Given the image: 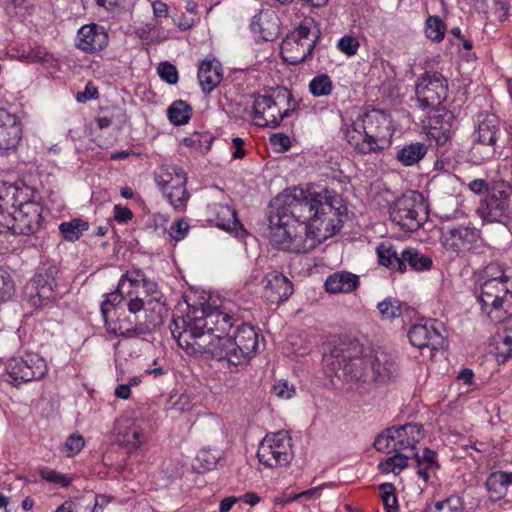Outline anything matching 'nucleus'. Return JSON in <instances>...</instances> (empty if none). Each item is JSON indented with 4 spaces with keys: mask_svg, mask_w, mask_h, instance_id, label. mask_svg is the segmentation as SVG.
<instances>
[{
    "mask_svg": "<svg viewBox=\"0 0 512 512\" xmlns=\"http://www.w3.org/2000/svg\"><path fill=\"white\" fill-rule=\"evenodd\" d=\"M271 207L298 224L300 232L318 244L340 231L346 212L339 195L326 188L316 191L313 186L287 188L271 201Z\"/></svg>",
    "mask_w": 512,
    "mask_h": 512,
    "instance_id": "1",
    "label": "nucleus"
},
{
    "mask_svg": "<svg viewBox=\"0 0 512 512\" xmlns=\"http://www.w3.org/2000/svg\"><path fill=\"white\" fill-rule=\"evenodd\" d=\"M239 316L226 306L195 309L185 317L174 318L170 330L178 345L188 354H208V347L199 348L197 343L203 340L209 346H218L220 338L230 334L240 322Z\"/></svg>",
    "mask_w": 512,
    "mask_h": 512,
    "instance_id": "2",
    "label": "nucleus"
},
{
    "mask_svg": "<svg viewBox=\"0 0 512 512\" xmlns=\"http://www.w3.org/2000/svg\"><path fill=\"white\" fill-rule=\"evenodd\" d=\"M219 346H209L203 340L197 343L199 348L208 347L209 355L217 360H226L232 365L245 363L258 346V333L241 320L234 328L233 334H227L217 342Z\"/></svg>",
    "mask_w": 512,
    "mask_h": 512,
    "instance_id": "3",
    "label": "nucleus"
},
{
    "mask_svg": "<svg viewBox=\"0 0 512 512\" xmlns=\"http://www.w3.org/2000/svg\"><path fill=\"white\" fill-rule=\"evenodd\" d=\"M364 134L361 142L354 147L361 154L378 153L391 145L393 136L390 115L382 110L373 109L360 115L354 123V131Z\"/></svg>",
    "mask_w": 512,
    "mask_h": 512,
    "instance_id": "4",
    "label": "nucleus"
},
{
    "mask_svg": "<svg viewBox=\"0 0 512 512\" xmlns=\"http://www.w3.org/2000/svg\"><path fill=\"white\" fill-rule=\"evenodd\" d=\"M128 311L134 315L135 324L120 331V335L132 338L146 334L163 323L167 314L165 298L162 293L143 298L137 295L127 302Z\"/></svg>",
    "mask_w": 512,
    "mask_h": 512,
    "instance_id": "5",
    "label": "nucleus"
},
{
    "mask_svg": "<svg viewBox=\"0 0 512 512\" xmlns=\"http://www.w3.org/2000/svg\"><path fill=\"white\" fill-rule=\"evenodd\" d=\"M270 243L284 251L293 253H307L315 249L319 244L309 235L300 232L298 224L278 209H273L269 217Z\"/></svg>",
    "mask_w": 512,
    "mask_h": 512,
    "instance_id": "6",
    "label": "nucleus"
},
{
    "mask_svg": "<svg viewBox=\"0 0 512 512\" xmlns=\"http://www.w3.org/2000/svg\"><path fill=\"white\" fill-rule=\"evenodd\" d=\"M322 361L324 372L329 377H337L347 382L363 377L364 360L352 355L346 344H327L323 348Z\"/></svg>",
    "mask_w": 512,
    "mask_h": 512,
    "instance_id": "7",
    "label": "nucleus"
},
{
    "mask_svg": "<svg viewBox=\"0 0 512 512\" xmlns=\"http://www.w3.org/2000/svg\"><path fill=\"white\" fill-rule=\"evenodd\" d=\"M477 213L483 221L506 223L512 219V185L503 180L493 181Z\"/></svg>",
    "mask_w": 512,
    "mask_h": 512,
    "instance_id": "8",
    "label": "nucleus"
},
{
    "mask_svg": "<svg viewBox=\"0 0 512 512\" xmlns=\"http://www.w3.org/2000/svg\"><path fill=\"white\" fill-rule=\"evenodd\" d=\"M286 101L288 105L293 101L292 94L287 91H279L276 97L270 95H255L253 102L252 116L255 124L260 127H269L275 129L279 127L284 118H288L294 111L293 107H288L281 111L280 105Z\"/></svg>",
    "mask_w": 512,
    "mask_h": 512,
    "instance_id": "9",
    "label": "nucleus"
},
{
    "mask_svg": "<svg viewBox=\"0 0 512 512\" xmlns=\"http://www.w3.org/2000/svg\"><path fill=\"white\" fill-rule=\"evenodd\" d=\"M507 282H482L479 301L491 321L505 322L512 317V292L506 287Z\"/></svg>",
    "mask_w": 512,
    "mask_h": 512,
    "instance_id": "10",
    "label": "nucleus"
},
{
    "mask_svg": "<svg viewBox=\"0 0 512 512\" xmlns=\"http://www.w3.org/2000/svg\"><path fill=\"white\" fill-rule=\"evenodd\" d=\"M257 457L268 468L287 466L293 458L291 437L285 431L267 434L258 447Z\"/></svg>",
    "mask_w": 512,
    "mask_h": 512,
    "instance_id": "11",
    "label": "nucleus"
},
{
    "mask_svg": "<svg viewBox=\"0 0 512 512\" xmlns=\"http://www.w3.org/2000/svg\"><path fill=\"white\" fill-rule=\"evenodd\" d=\"M498 134H500L498 117L494 114H480L477 119L475 141L471 150L477 162L488 161L495 156Z\"/></svg>",
    "mask_w": 512,
    "mask_h": 512,
    "instance_id": "12",
    "label": "nucleus"
},
{
    "mask_svg": "<svg viewBox=\"0 0 512 512\" xmlns=\"http://www.w3.org/2000/svg\"><path fill=\"white\" fill-rule=\"evenodd\" d=\"M415 94L421 109H437L447 99L448 81L439 72H425L416 82Z\"/></svg>",
    "mask_w": 512,
    "mask_h": 512,
    "instance_id": "13",
    "label": "nucleus"
},
{
    "mask_svg": "<svg viewBox=\"0 0 512 512\" xmlns=\"http://www.w3.org/2000/svg\"><path fill=\"white\" fill-rule=\"evenodd\" d=\"M56 269L50 267L37 273L25 286L24 294L30 306L42 309L51 306L57 300Z\"/></svg>",
    "mask_w": 512,
    "mask_h": 512,
    "instance_id": "14",
    "label": "nucleus"
},
{
    "mask_svg": "<svg viewBox=\"0 0 512 512\" xmlns=\"http://www.w3.org/2000/svg\"><path fill=\"white\" fill-rule=\"evenodd\" d=\"M9 382L15 387L23 383L39 380L47 373L45 360L37 354L28 353L23 357H13L6 365Z\"/></svg>",
    "mask_w": 512,
    "mask_h": 512,
    "instance_id": "15",
    "label": "nucleus"
},
{
    "mask_svg": "<svg viewBox=\"0 0 512 512\" xmlns=\"http://www.w3.org/2000/svg\"><path fill=\"white\" fill-rule=\"evenodd\" d=\"M419 196L415 192L404 194L389 207L390 219L404 231L414 232L422 226L423 218L419 215L422 204L418 201Z\"/></svg>",
    "mask_w": 512,
    "mask_h": 512,
    "instance_id": "16",
    "label": "nucleus"
},
{
    "mask_svg": "<svg viewBox=\"0 0 512 512\" xmlns=\"http://www.w3.org/2000/svg\"><path fill=\"white\" fill-rule=\"evenodd\" d=\"M15 235H29L36 233L43 221L42 207L34 201L17 202L14 208Z\"/></svg>",
    "mask_w": 512,
    "mask_h": 512,
    "instance_id": "17",
    "label": "nucleus"
},
{
    "mask_svg": "<svg viewBox=\"0 0 512 512\" xmlns=\"http://www.w3.org/2000/svg\"><path fill=\"white\" fill-rule=\"evenodd\" d=\"M478 239L477 230L466 226L447 227L442 230L441 234L443 247L457 254L470 251Z\"/></svg>",
    "mask_w": 512,
    "mask_h": 512,
    "instance_id": "18",
    "label": "nucleus"
},
{
    "mask_svg": "<svg viewBox=\"0 0 512 512\" xmlns=\"http://www.w3.org/2000/svg\"><path fill=\"white\" fill-rule=\"evenodd\" d=\"M435 110V114L429 118L427 136L434 140L437 146H444L451 138L454 116L448 110Z\"/></svg>",
    "mask_w": 512,
    "mask_h": 512,
    "instance_id": "19",
    "label": "nucleus"
},
{
    "mask_svg": "<svg viewBox=\"0 0 512 512\" xmlns=\"http://www.w3.org/2000/svg\"><path fill=\"white\" fill-rule=\"evenodd\" d=\"M22 135V127L18 117L0 108V150L14 149Z\"/></svg>",
    "mask_w": 512,
    "mask_h": 512,
    "instance_id": "20",
    "label": "nucleus"
},
{
    "mask_svg": "<svg viewBox=\"0 0 512 512\" xmlns=\"http://www.w3.org/2000/svg\"><path fill=\"white\" fill-rule=\"evenodd\" d=\"M377 309L381 320L391 322L400 319L403 326L411 323L417 315V311L413 307L394 297H387L379 302Z\"/></svg>",
    "mask_w": 512,
    "mask_h": 512,
    "instance_id": "21",
    "label": "nucleus"
},
{
    "mask_svg": "<svg viewBox=\"0 0 512 512\" xmlns=\"http://www.w3.org/2000/svg\"><path fill=\"white\" fill-rule=\"evenodd\" d=\"M265 296L271 303L279 304L287 300L293 293L291 281L282 273L272 271L262 280Z\"/></svg>",
    "mask_w": 512,
    "mask_h": 512,
    "instance_id": "22",
    "label": "nucleus"
},
{
    "mask_svg": "<svg viewBox=\"0 0 512 512\" xmlns=\"http://www.w3.org/2000/svg\"><path fill=\"white\" fill-rule=\"evenodd\" d=\"M18 188L6 183H0V228L7 229L14 234V208L18 202Z\"/></svg>",
    "mask_w": 512,
    "mask_h": 512,
    "instance_id": "23",
    "label": "nucleus"
},
{
    "mask_svg": "<svg viewBox=\"0 0 512 512\" xmlns=\"http://www.w3.org/2000/svg\"><path fill=\"white\" fill-rule=\"evenodd\" d=\"M108 45V34L97 24L81 27L77 34V47L87 53H95Z\"/></svg>",
    "mask_w": 512,
    "mask_h": 512,
    "instance_id": "24",
    "label": "nucleus"
},
{
    "mask_svg": "<svg viewBox=\"0 0 512 512\" xmlns=\"http://www.w3.org/2000/svg\"><path fill=\"white\" fill-rule=\"evenodd\" d=\"M410 343L419 349L431 348L436 350L442 343V336L434 325L413 324L408 331Z\"/></svg>",
    "mask_w": 512,
    "mask_h": 512,
    "instance_id": "25",
    "label": "nucleus"
},
{
    "mask_svg": "<svg viewBox=\"0 0 512 512\" xmlns=\"http://www.w3.org/2000/svg\"><path fill=\"white\" fill-rule=\"evenodd\" d=\"M251 30L265 41H273L279 34V18L273 11H261L253 17Z\"/></svg>",
    "mask_w": 512,
    "mask_h": 512,
    "instance_id": "26",
    "label": "nucleus"
},
{
    "mask_svg": "<svg viewBox=\"0 0 512 512\" xmlns=\"http://www.w3.org/2000/svg\"><path fill=\"white\" fill-rule=\"evenodd\" d=\"M359 277L348 271L331 274L325 281V289L330 294L351 293L358 288Z\"/></svg>",
    "mask_w": 512,
    "mask_h": 512,
    "instance_id": "27",
    "label": "nucleus"
},
{
    "mask_svg": "<svg viewBox=\"0 0 512 512\" xmlns=\"http://www.w3.org/2000/svg\"><path fill=\"white\" fill-rule=\"evenodd\" d=\"M155 181L164 192L186 186L187 178L182 168L165 166L156 174Z\"/></svg>",
    "mask_w": 512,
    "mask_h": 512,
    "instance_id": "28",
    "label": "nucleus"
},
{
    "mask_svg": "<svg viewBox=\"0 0 512 512\" xmlns=\"http://www.w3.org/2000/svg\"><path fill=\"white\" fill-rule=\"evenodd\" d=\"M124 298L120 295V293L116 290L107 295V298L101 304V313L105 322V326L108 332L114 333L116 335H120L121 330H125L123 324H117L115 322V316L117 314L116 306L122 301Z\"/></svg>",
    "mask_w": 512,
    "mask_h": 512,
    "instance_id": "29",
    "label": "nucleus"
},
{
    "mask_svg": "<svg viewBox=\"0 0 512 512\" xmlns=\"http://www.w3.org/2000/svg\"><path fill=\"white\" fill-rule=\"evenodd\" d=\"M222 69L217 61H202L198 68V80L204 92H211L222 80Z\"/></svg>",
    "mask_w": 512,
    "mask_h": 512,
    "instance_id": "30",
    "label": "nucleus"
},
{
    "mask_svg": "<svg viewBox=\"0 0 512 512\" xmlns=\"http://www.w3.org/2000/svg\"><path fill=\"white\" fill-rule=\"evenodd\" d=\"M376 253L381 265L400 273H404L406 271V266L402 262L401 252L398 253L391 242H381L376 248Z\"/></svg>",
    "mask_w": 512,
    "mask_h": 512,
    "instance_id": "31",
    "label": "nucleus"
},
{
    "mask_svg": "<svg viewBox=\"0 0 512 512\" xmlns=\"http://www.w3.org/2000/svg\"><path fill=\"white\" fill-rule=\"evenodd\" d=\"M314 49V43L302 41H287L282 48V58L291 65H297L306 60Z\"/></svg>",
    "mask_w": 512,
    "mask_h": 512,
    "instance_id": "32",
    "label": "nucleus"
},
{
    "mask_svg": "<svg viewBox=\"0 0 512 512\" xmlns=\"http://www.w3.org/2000/svg\"><path fill=\"white\" fill-rule=\"evenodd\" d=\"M374 380L386 381L390 379L397 371L395 361L385 352L376 353L370 361Z\"/></svg>",
    "mask_w": 512,
    "mask_h": 512,
    "instance_id": "33",
    "label": "nucleus"
},
{
    "mask_svg": "<svg viewBox=\"0 0 512 512\" xmlns=\"http://www.w3.org/2000/svg\"><path fill=\"white\" fill-rule=\"evenodd\" d=\"M209 209L210 213L215 216L216 225L219 228L232 230L238 225L236 211L229 205L214 203Z\"/></svg>",
    "mask_w": 512,
    "mask_h": 512,
    "instance_id": "34",
    "label": "nucleus"
},
{
    "mask_svg": "<svg viewBox=\"0 0 512 512\" xmlns=\"http://www.w3.org/2000/svg\"><path fill=\"white\" fill-rule=\"evenodd\" d=\"M427 154V146L420 142L410 143L398 150L395 158L404 166L418 163Z\"/></svg>",
    "mask_w": 512,
    "mask_h": 512,
    "instance_id": "35",
    "label": "nucleus"
},
{
    "mask_svg": "<svg viewBox=\"0 0 512 512\" xmlns=\"http://www.w3.org/2000/svg\"><path fill=\"white\" fill-rule=\"evenodd\" d=\"M402 262L408 264L415 271H426L432 267V259L420 253L417 249L409 247L401 251Z\"/></svg>",
    "mask_w": 512,
    "mask_h": 512,
    "instance_id": "36",
    "label": "nucleus"
},
{
    "mask_svg": "<svg viewBox=\"0 0 512 512\" xmlns=\"http://www.w3.org/2000/svg\"><path fill=\"white\" fill-rule=\"evenodd\" d=\"M170 122L176 126L188 123L192 116L191 106L183 100L174 101L167 110Z\"/></svg>",
    "mask_w": 512,
    "mask_h": 512,
    "instance_id": "37",
    "label": "nucleus"
},
{
    "mask_svg": "<svg viewBox=\"0 0 512 512\" xmlns=\"http://www.w3.org/2000/svg\"><path fill=\"white\" fill-rule=\"evenodd\" d=\"M426 506L427 512H464L465 510L464 500L455 494Z\"/></svg>",
    "mask_w": 512,
    "mask_h": 512,
    "instance_id": "38",
    "label": "nucleus"
},
{
    "mask_svg": "<svg viewBox=\"0 0 512 512\" xmlns=\"http://www.w3.org/2000/svg\"><path fill=\"white\" fill-rule=\"evenodd\" d=\"M89 224L82 219L76 218L69 222H63L59 226V230L63 238L67 241H77L84 231L88 230Z\"/></svg>",
    "mask_w": 512,
    "mask_h": 512,
    "instance_id": "39",
    "label": "nucleus"
},
{
    "mask_svg": "<svg viewBox=\"0 0 512 512\" xmlns=\"http://www.w3.org/2000/svg\"><path fill=\"white\" fill-rule=\"evenodd\" d=\"M332 88V81L327 74L317 75L309 83V91L315 97L329 95Z\"/></svg>",
    "mask_w": 512,
    "mask_h": 512,
    "instance_id": "40",
    "label": "nucleus"
},
{
    "mask_svg": "<svg viewBox=\"0 0 512 512\" xmlns=\"http://www.w3.org/2000/svg\"><path fill=\"white\" fill-rule=\"evenodd\" d=\"M399 430L403 431L404 435H407L411 451L416 449V445L425 437V431L423 425L417 423H406L399 426Z\"/></svg>",
    "mask_w": 512,
    "mask_h": 512,
    "instance_id": "41",
    "label": "nucleus"
},
{
    "mask_svg": "<svg viewBox=\"0 0 512 512\" xmlns=\"http://www.w3.org/2000/svg\"><path fill=\"white\" fill-rule=\"evenodd\" d=\"M446 26L439 16H430L426 20V36L435 42H440L444 38Z\"/></svg>",
    "mask_w": 512,
    "mask_h": 512,
    "instance_id": "42",
    "label": "nucleus"
},
{
    "mask_svg": "<svg viewBox=\"0 0 512 512\" xmlns=\"http://www.w3.org/2000/svg\"><path fill=\"white\" fill-rule=\"evenodd\" d=\"M408 456L398 453L379 463V469L383 473L399 474L407 466Z\"/></svg>",
    "mask_w": 512,
    "mask_h": 512,
    "instance_id": "43",
    "label": "nucleus"
},
{
    "mask_svg": "<svg viewBox=\"0 0 512 512\" xmlns=\"http://www.w3.org/2000/svg\"><path fill=\"white\" fill-rule=\"evenodd\" d=\"M503 476L498 475L497 472L490 474L487 478L485 486L490 493V499L496 502L502 499L506 494V487L503 485L500 478Z\"/></svg>",
    "mask_w": 512,
    "mask_h": 512,
    "instance_id": "44",
    "label": "nucleus"
},
{
    "mask_svg": "<svg viewBox=\"0 0 512 512\" xmlns=\"http://www.w3.org/2000/svg\"><path fill=\"white\" fill-rule=\"evenodd\" d=\"M379 493L386 512H397L398 500L394 492V486L391 483H383L379 486Z\"/></svg>",
    "mask_w": 512,
    "mask_h": 512,
    "instance_id": "45",
    "label": "nucleus"
},
{
    "mask_svg": "<svg viewBox=\"0 0 512 512\" xmlns=\"http://www.w3.org/2000/svg\"><path fill=\"white\" fill-rule=\"evenodd\" d=\"M164 194L174 209L178 211L185 210L187 202L190 198L186 186L178 189H172L170 191L164 192Z\"/></svg>",
    "mask_w": 512,
    "mask_h": 512,
    "instance_id": "46",
    "label": "nucleus"
},
{
    "mask_svg": "<svg viewBox=\"0 0 512 512\" xmlns=\"http://www.w3.org/2000/svg\"><path fill=\"white\" fill-rule=\"evenodd\" d=\"M85 446V440L79 433L71 434L61 447V452L67 457H73L81 452Z\"/></svg>",
    "mask_w": 512,
    "mask_h": 512,
    "instance_id": "47",
    "label": "nucleus"
},
{
    "mask_svg": "<svg viewBox=\"0 0 512 512\" xmlns=\"http://www.w3.org/2000/svg\"><path fill=\"white\" fill-rule=\"evenodd\" d=\"M500 340L496 345V356L499 362H505L512 357V336L506 333H498Z\"/></svg>",
    "mask_w": 512,
    "mask_h": 512,
    "instance_id": "48",
    "label": "nucleus"
},
{
    "mask_svg": "<svg viewBox=\"0 0 512 512\" xmlns=\"http://www.w3.org/2000/svg\"><path fill=\"white\" fill-rule=\"evenodd\" d=\"M483 282H507L508 278L504 274L503 267L498 263L488 264L482 271Z\"/></svg>",
    "mask_w": 512,
    "mask_h": 512,
    "instance_id": "49",
    "label": "nucleus"
},
{
    "mask_svg": "<svg viewBox=\"0 0 512 512\" xmlns=\"http://www.w3.org/2000/svg\"><path fill=\"white\" fill-rule=\"evenodd\" d=\"M434 167L436 170L449 171L454 167L453 152L450 151L446 145L438 146L437 159Z\"/></svg>",
    "mask_w": 512,
    "mask_h": 512,
    "instance_id": "50",
    "label": "nucleus"
},
{
    "mask_svg": "<svg viewBox=\"0 0 512 512\" xmlns=\"http://www.w3.org/2000/svg\"><path fill=\"white\" fill-rule=\"evenodd\" d=\"M14 291L15 286L10 274L0 267V302L9 300Z\"/></svg>",
    "mask_w": 512,
    "mask_h": 512,
    "instance_id": "51",
    "label": "nucleus"
},
{
    "mask_svg": "<svg viewBox=\"0 0 512 512\" xmlns=\"http://www.w3.org/2000/svg\"><path fill=\"white\" fill-rule=\"evenodd\" d=\"M39 475L43 480L56 484L60 487H68L71 484V480L67 476L51 468H41L39 470Z\"/></svg>",
    "mask_w": 512,
    "mask_h": 512,
    "instance_id": "52",
    "label": "nucleus"
},
{
    "mask_svg": "<svg viewBox=\"0 0 512 512\" xmlns=\"http://www.w3.org/2000/svg\"><path fill=\"white\" fill-rule=\"evenodd\" d=\"M374 447L376 450L386 453L397 451V443L392 434L389 433V428L377 436L374 441Z\"/></svg>",
    "mask_w": 512,
    "mask_h": 512,
    "instance_id": "53",
    "label": "nucleus"
},
{
    "mask_svg": "<svg viewBox=\"0 0 512 512\" xmlns=\"http://www.w3.org/2000/svg\"><path fill=\"white\" fill-rule=\"evenodd\" d=\"M360 43L358 39L351 35H345L341 37L337 42V48L339 51L347 55L348 57L357 54Z\"/></svg>",
    "mask_w": 512,
    "mask_h": 512,
    "instance_id": "54",
    "label": "nucleus"
},
{
    "mask_svg": "<svg viewBox=\"0 0 512 512\" xmlns=\"http://www.w3.org/2000/svg\"><path fill=\"white\" fill-rule=\"evenodd\" d=\"M157 70L160 78L168 84H176L178 82V71L170 62H161Z\"/></svg>",
    "mask_w": 512,
    "mask_h": 512,
    "instance_id": "55",
    "label": "nucleus"
},
{
    "mask_svg": "<svg viewBox=\"0 0 512 512\" xmlns=\"http://www.w3.org/2000/svg\"><path fill=\"white\" fill-rule=\"evenodd\" d=\"M190 226L184 219L174 221L169 228V235L175 241L183 240L189 232Z\"/></svg>",
    "mask_w": 512,
    "mask_h": 512,
    "instance_id": "56",
    "label": "nucleus"
},
{
    "mask_svg": "<svg viewBox=\"0 0 512 512\" xmlns=\"http://www.w3.org/2000/svg\"><path fill=\"white\" fill-rule=\"evenodd\" d=\"M273 392L280 399H290L295 394V387L287 380H280L273 385Z\"/></svg>",
    "mask_w": 512,
    "mask_h": 512,
    "instance_id": "57",
    "label": "nucleus"
},
{
    "mask_svg": "<svg viewBox=\"0 0 512 512\" xmlns=\"http://www.w3.org/2000/svg\"><path fill=\"white\" fill-rule=\"evenodd\" d=\"M416 458L417 465L424 466L427 468H437L438 464L436 461V452L428 448L424 449L422 456L413 454Z\"/></svg>",
    "mask_w": 512,
    "mask_h": 512,
    "instance_id": "58",
    "label": "nucleus"
},
{
    "mask_svg": "<svg viewBox=\"0 0 512 512\" xmlns=\"http://www.w3.org/2000/svg\"><path fill=\"white\" fill-rule=\"evenodd\" d=\"M98 97V88L91 81L87 82L84 91L78 92L76 95V99L80 103H85L92 99H98Z\"/></svg>",
    "mask_w": 512,
    "mask_h": 512,
    "instance_id": "59",
    "label": "nucleus"
},
{
    "mask_svg": "<svg viewBox=\"0 0 512 512\" xmlns=\"http://www.w3.org/2000/svg\"><path fill=\"white\" fill-rule=\"evenodd\" d=\"M270 143L279 151H288L291 147L290 138L282 133H276L271 135Z\"/></svg>",
    "mask_w": 512,
    "mask_h": 512,
    "instance_id": "60",
    "label": "nucleus"
},
{
    "mask_svg": "<svg viewBox=\"0 0 512 512\" xmlns=\"http://www.w3.org/2000/svg\"><path fill=\"white\" fill-rule=\"evenodd\" d=\"M389 433H391L392 436L395 438V441L397 443V451L410 448V445H407V442H409L407 435H404L403 431L399 430V426L390 427Z\"/></svg>",
    "mask_w": 512,
    "mask_h": 512,
    "instance_id": "61",
    "label": "nucleus"
},
{
    "mask_svg": "<svg viewBox=\"0 0 512 512\" xmlns=\"http://www.w3.org/2000/svg\"><path fill=\"white\" fill-rule=\"evenodd\" d=\"M114 212V219L118 223H127L133 218L132 211L129 208L121 205H115Z\"/></svg>",
    "mask_w": 512,
    "mask_h": 512,
    "instance_id": "62",
    "label": "nucleus"
},
{
    "mask_svg": "<svg viewBox=\"0 0 512 512\" xmlns=\"http://www.w3.org/2000/svg\"><path fill=\"white\" fill-rule=\"evenodd\" d=\"M494 12L500 21H505L509 16V4L505 0H493Z\"/></svg>",
    "mask_w": 512,
    "mask_h": 512,
    "instance_id": "63",
    "label": "nucleus"
},
{
    "mask_svg": "<svg viewBox=\"0 0 512 512\" xmlns=\"http://www.w3.org/2000/svg\"><path fill=\"white\" fill-rule=\"evenodd\" d=\"M128 284L129 283L126 282L125 279H120L116 290L120 293V295L123 298L128 297L129 298L128 301H129L131 298H135V296L137 295V292L140 295V291H138V290L134 291V289L132 287H129Z\"/></svg>",
    "mask_w": 512,
    "mask_h": 512,
    "instance_id": "64",
    "label": "nucleus"
}]
</instances>
